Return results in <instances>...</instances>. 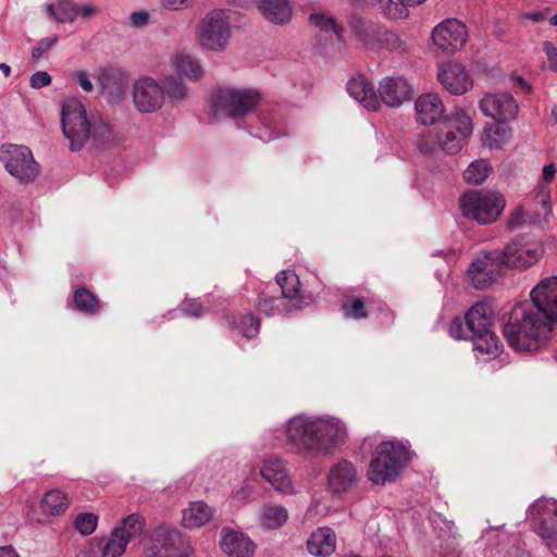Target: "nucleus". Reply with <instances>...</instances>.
I'll return each mask as SVG.
<instances>
[{"instance_id":"42","label":"nucleus","mask_w":557,"mask_h":557,"mask_svg":"<svg viewBox=\"0 0 557 557\" xmlns=\"http://www.w3.org/2000/svg\"><path fill=\"white\" fill-rule=\"evenodd\" d=\"M448 122L456 128L455 132L466 137H469L473 131L472 119L463 109L456 108L448 117Z\"/></svg>"},{"instance_id":"60","label":"nucleus","mask_w":557,"mask_h":557,"mask_svg":"<svg viewBox=\"0 0 557 557\" xmlns=\"http://www.w3.org/2000/svg\"><path fill=\"white\" fill-rule=\"evenodd\" d=\"M228 2L242 8H248L253 4L258 5V0H228Z\"/></svg>"},{"instance_id":"19","label":"nucleus","mask_w":557,"mask_h":557,"mask_svg":"<svg viewBox=\"0 0 557 557\" xmlns=\"http://www.w3.org/2000/svg\"><path fill=\"white\" fill-rule=\"evenodd\" d=\"M531 300L557 323V276L541 280L530 293Z\"/></svg>"},{"instance_id":"63","label":"nucleus","mask_w":557,"mask_h":557,"mask_svg":"<svg viewBox=\"0 0 557 557\" xmlns=\"http://www.w3.org/2000/svg\"><path fill=\"white\" fill-rule=\"evenodd\" d=\"M0 70L2 71L5 77H8L11 74V67L5 63H0Z\"/></svg>"},{"instance_id":"13","label":"nucleus","mask_w":557,"mask_h":557,"mask_svg":"<svg viewBox=\"0 0 557 557\" xmlns=\"http://www.w3.org/2000/svg\"><path fill=\"white\" fill-rule=\"evenodd\" d=\"M133 102L140 113L158 112L165 102V89L151 76H141L133 85Z\"/></svg>"},{"instance_id":"25","label":"nucleus","mask_w":557,"mask_h":557,"mask_svg":"<svg viewBox=\"0 0 557 557\" xmlns=\"http://www.w3.org/2000/svg\"><path fill=\"white\" fill-rule=\"evenodd\" d=\"M444 104L436 94L421 95L416 101V113L419 123L433 125L444 114Z\"/></svg>"},{"instance_id":"53","label":"nucleus","mask_w":557,"mask_h":557,"mask_svg":"<svg viewBox=\"0 0 557 557\" xmlns=\"http://www.w3.org/2000/svg\"><path fill=\"white\" fill-rule=\"evenodd\" d=\"M51 83V76L45 71H38L30 76L29 84L33 88H42Z\"/></svg>"},{"instance_id":"44","label":"nucleus","mask_w":557,"mask_h":557,"mask_svg":"<svg viewBox=\"0 0 557 557\" xmlns=\"http://www.w3.org/2000/svg\"><path fill=\"white\" fill-rule=\"evenodd\" d=\"M111 76L106 74L101 77L102 94L109 98L110 101H119L125 92V86L122 79L114 82L113 86H109Z\"/></svg>"},{"instance_id":"24","label":"nucleus","mask_w":557,"mask_h":557,"mask_svg":"<svg viewBox=\"0 0 557 557\" xmlns=\"http://www.w3.org/2000/svg\"><path fill=\"white\" fill-rule=\"evenodd\" d=\"M221 534V548L228 556L250 557L253 554L255 545L244 533L223 529Z\"/></svg>"},{"instance_id":"3","label":"nucleus","mask_w":557,"mask_h":557,"mask_svg":"<svg viewBox=\"0 0 557 557\" xmlns=\"http://www.w3.org/2000/svg\"><path fill=\"white\" fill-rule=\"evenodd\" d=\"M494 315L486 302H476L465 314L453 319L448 333L455 339L473 342L476 358L484 361L498 355L502 346L493 331Z\"/></svg>"},{"instance_id":"43","label":"nucleus","mask_w":557,"mask_h":557,"mask_svg":"<svg viewBox=\"0 0 557 557\" xmlns=\"http://www.w3.org/2000/svg\"><path fill=\"white\" fill-rule=\"evenodd\" d=\"M165 96L168 95L174 104H178L187 98V87L178 79L169 77L165 79Z\"/></svg>"},{"instance_id":"11","label":"nucleus","mask_w":557,"mask_h":557,"mask_svg":"<svg viewBox=\"0 0 557 557\" xmlns=\"http://www.w3.org/2000/svg\"><path fill=\"white\" fill-rule=\"evenodd\" d=\"M0 161L7 171L21 183L32 182L39 174V164L26 146L2 145L0 147Z\"/></svg>"},{"instance_id":"28","label":"nucleus","mask_w":557,"mask_h":557,"mask_svg":"<svg viewBox=\"0 0 557 557\" xmlns=\"http://www.w3.org/2000/svg\"><path fill=\"white\" fill-rule=\"evenodd\" d=\"M257 8L265 20L283 25L292 18V7L288 0H258Z\"/></svg>"},{"instance_id":"49","label":"nucleus","mask_w":557,"mask_h":557,"mask_svg":"<svg viewBox=\"0 0 557 557\" xmlns=\"http://www.w3.org/2000/svg\"><path fill=\"white\" fill-rule=\"evenodd\" d=\"M259 326L260 321L253 314H246L242 317L237 324V329L246 338L253 337L258 333Z\"/></svg>"},{"instance_id":"62","label":"nucleus","mask_w":557,"mask_h":557,"mask_svg":"<svg viewBox=\"0 0 557 557\" xmlns=\"http://www.w3.org/2000/svg\"><path fill=\"white\" fill-rule=\"evenodd\" d=\"M524 17L533 22H542L545 20V14L542 12H530Z\"/></svg>"},{"instance_id":"29","label":"nucleus","mask_w":557,"mask_h":557,"mask_svg":"<svg viewBox=\"0 0 557 557\" xmlns=\"http://www.w3.org/2000/svg\"><path fill=\"white\" fill-rule=\"evenodd\" d=\"M307 548L314 556H330L336 548V535L331 528H319L309 537Z\"/></svg>"},{"instance_id":"39","label":"nucleus","mask_w":557,"mask_h":557,"mask_svg":"<svg viewBox=\"0 0 557 557\" xmlns=\"http://www.w3.org/2000/svg\"><path fill=\"white\" fill-rule=\"evenodd\" d=\"M74 304L79 311L96 314L100 311V301L87 288L81 287L74 294Z\"/></svg>"},{"instance_id":"55","label":"nucleus","mask_w":557,"mask_h":557,"mask_svg":"<svg viewBox=\"0 0 557 557\" xmlns=\"http://www.w3.org/2000/svg\"><path fill=\"white\" fill-rule=\"evenodd\" d=\"M129 21H131V25L133 27H144L146 25H148L149 21H150V14L143 10V11H135L133 13H131L129 15Z\"/></svg>"},{"instance_id":"31","label":"nucleus","mask_w":557,"mask_h":557,"mask_svg":"<svg viewBox=\"0 0 557 557\" xmlns=\"http://www.w3.org/2000/svg\"><path fill=\"white\" fill-rule=\"evenodd\" d=\"M182 524L187 529L205 525L213 515L212 509L203 502H193L183 510Z\"/></svg>"},{"instance_id":"7","label":"nucleus","mask_w":557,"mask_h":557,"mask_svg":"<svg viewBox=\"0 0 557 557\" xmlns=\"http://www.w3.org/2000/svg\"><path fill=\"white\" fill-rule=\"evenodd\" d=\"M287 444L297 454L318 456V417L297 414L285 426Z\"/></svg>"},{"instance_id":"50","label":"nucleus","mask_w":557,"mask_h":557,"mask_svg":"<svg viewBox=\"0 0 557 557\" xmlns=\"http://www.w3.org/2000/svg\"><path fill=\"white\" fill-rule=\"evenodd\" d=\"M343 310L345 312V317L350 319L359 320L367 318L364 302L360 298L351 300L350 304H344Z\"/></svg>"},{"instance_id":"12","label":"nucleus","mask_w":557,"mask_h":557,"mask_svg":"<svg viewBox=\"0 0 557 557\" xmlns=\"http://www.w3.org/2000/svg\"><path fill=\"white\" fill-rule=\"evenodd\" d=\"M504 269L499 250L482 251L471 261L467 275L474 288L485 289L499 277Z\"/></svg>"},{"instance_id":"20","label":"nucleus","mask_w":557,"mask_h":557,"mask_svg":"<svg viewBox=\"0 0 557 557\" xmlns=\"http://www.w3.org/2000/svg\"><path fill=\"white\" fill-rule=\"evenodd\" d=\"M359 474L355 465L342 459L334 463L327 474L329 488L333 494L342 495L357 485Z\"/></svg>"},{"instance_id":"1","label":"nucleus","mask_w":557,"mask_h":557,"mask_svg":"<svg viewBox=\"0 0 557 557\" xmlns=\"http://www.w3.org/2000/svg\"><path fill=\"white\" fill-rule=\"evenodd\" d=\"M259 99L257 90L224 87L213 92L211 104L218 119L248 116L250 134L262 141H271L285 132L282 114L276 108L261 109L249 114Z\"/></svg>"},{"instance_id":"56","label":"nucleus","mask_w":557,"mask_h":557,"mask_svg":"<svg viewBox=\"0 0 557 557\" xmlns=\"http://www.w3.org/2000/svg\"><path fill=\"white\" fill-rule=\"evenodd\" d=\"M543 50L547 55L550 70L557 72V48L552 42L544 41Z\"/></svg>"},{"instance_id":"57","label":"nucleus","mask_w":557,"mask_h":557,"mask_svg":"<svg viewBox=\"0 0 557 557\" xmlns=\"http://www.w3.org/2000/svg\"><path fill=\"white\" fill-rule=\"evenodd\" d=\"M73 81L79 85V87L86 91V92H89L92 90L94 88V85L91 83V81L89 79V76L87 75L86 72L84 71H79V72H76L74 75H73Z\"/></svg>"},{"instance_id":"6","label":"nucleus","mask_w":557,"mask_h":557,"mask_svg":"<svg viewBox=\"0 0 557 557\" xmlns=\"http://www.w3.org/2000/svg\"><path fill=\"white\" fill-rule=\"evenodd\" d=\"M505 207L504 196L494 190H470L460 198V209L463 216L482 225L495 222Z\"/></svg>"},{"instance_id":"21","label":"nucleus","mask_w":557,"mask_h":557,"mask_svg":"<svg viewBox=\"0 0 557 557\" xmlns=\"http://www.w3.org/2000/svg\"><path fill=\"white\" fill-rule=\"evenodd\" d=\"M438 82L453 95H463L472 88V81L463 66L457 63L443 64L437 72Z\"/></svg>"},{"instance_id":"51","label":"nucleus","mask_w":557,"mask_h":557,"mask_svg":"<svg viewBox=\"0 0 557 557\" xmlns=\"http://www.w3.org/2000/svg\"><path fill=\"white\" fill-rule=\"evenodd\" d=\"M180 310L184 312L186 315L190 317H201L207 312V309L197 299H188L181 304Z\"/></svg>"},{"instance_id":"41","label":"nucleus","mask_w":557,"mask_h":557,"mask_svg":"<svg viewBox=\"0 0 557 557\" xmlns=\"http://www.w3.org/2000/svg\"><path fill=\"white\" fill-rule=\"evenodd\" d=\"M379 5L382 13L391 20H404L409 15L408 5L394 0H373Z\"/></svg>"},{"instance_id":"16","label":"nucleus","mask_w":557,"mask_h":557,"mask_svg":"<svg viewBox=\"0 0 557 557\" xmlns=\"http://www.w3.org/2000/svg\"><path fill=\"white\" fill-rule=\"evenodd\" d=\"M432 40L445 53L457 52L468 40L466 25L456 18H448L433 29Z\"/></svg>"},{"instance_id":"47","label":"nucleus","mask_w":557,"mask_h":557,"mask_svg":"<svg viewBox=\"0 0 557 557\" xmlns=\"http://www.w3.org/2000/svg\"><path fill=\"white\" fill-rule=\"evenodd\" d=\"M75 528L83 535H90L95 532L98 517L94 513L83 512L75 518Z\"/></svg>"},{"instance_id":"33","label":"nucleus","mask_w":557,"mask_h":557,"mask_svg":"<svg viewBox=\"0 0 557 557\" xmlns=\"http://www.w3.org/2000/svg\"><path fill=\"white\" fill-rule=\"evenodd\" d=\"M47 12L58 23H72L79 14V7L71 0H58L47 5Z\"/></svg>"},{"instance_id":"61","label":"nucleus","mask_w":557,"mask_h":557,"mask_svg":"<svg viewBox=\"0 0 557 557\" xmlns=\"http://www.w3.org/2000/svg\"><path fill=\"white\" fill-rule=\"evenodd\" d=\"M0 557H20L18 554L10 546L0 547Z\"/></svg>"},{"instance_id":"10","label":"nucleus","mask_w":557,"mask_h":557,"mask_svg":"<svg viewBox=\"0 0 557 557\" xmlns=\"http://www.w3.org/2000/svg\"><path fill=\"white\" fill-rule=\"evenodd\" d=\"M527 515L534 524L535 533L548 548H557V502L550 498H539L529 507Z\"/></svg>"},{"instance_id":"45","label":"nucleus","mask_w":557,"mask_h":557,"mask_svg":"<svg viewBox=\"0 0 557 557\" xmlns=\"http://www.w3.org/2000/svg\"><path fill=\"white\" fill-rule=\"evenodd\" d=\"M544 216V210L542 209V213H537L536 218H532L530 216L529 212L524 211L522 208H518L516 209L509 220H508V226L510 228H518L520 227L522 224H524L525 222L528 221H532L534 223H542V222H547L548 218L546 220L543 219Z\"/></svg>"},{"instance_id":"40","label":"nucleus","mask_w":557,"mask_h":557,"mask_svg":"<svg viewBox=\"0 0 557 557\" xmlns=\"http://www.w3.org/2000/svg\"><path fill=\"white\" fill-rule=\"evenodd\" d=\"M491 168L485 160H475L463 171V178L471 184H482L488 176Z\"/></svg>"},{"instance_id":"17","label":"nucleus","mask_w":557,"mask_h":557,"mask_svg":"<svg viewBox=\"0 0 557 557\" xmlns=\"http://www.w3.org/2000/svg\"><path fill=\"white\" fill-rule=\"evenodd\" d=\"M381 101L391 108H399L413 97V89L406 78L398 75L384 77L377 88Z\"/></svg>"},{"instance_id":"23","label":"nucleus","mask_w":557,"mask_h":557,"mask_svg":"<svg viewBox=\"0 0 557 557\" xmlns=\"http://www.w3.org/2000/svg\"><path fill=\"white\" fill-rule=\"evenodd\" d=\"M276 284L280 286L282 292V296L276 297V302H286V311H294L302 308L305 301L299 296V277L293 270L281 271L276 275Z\"/></svg>"},{"instance_id":"38","label":"nucleus","mask_w":557,"mask_h":557,"mask_svg":"<svg viewBox=\"0 0 557 557\" xmlns=\"http://www.w3.org/2000/svg\"><path fill=\"white\" fill-rule=\"evenodd\" d=\"M145 527V519L138 513H132L123 519L122 524L114 530L123 535L127 543L139 536Z\"/></svg>"},{"instance_id":"58","label":"nucleus","mask_w":557,"mask_h":557,"mask_svg":"<svg viewBox=\"0 0 557 557\" xmlns=\"http://www.w3.org/2000/svg\"><path fill=\"white\" fill-rule=\"evenodd\" d=\"M252 488L248 485L242 486L239 490L235 491L233 497L239 502H246L252 496Z\"/></svg>"},{"instance_id":"34","label":"nucleus","mask_w":557,"mask_h":557,"mask_svg":"<svg viewBox=\"0 0 557 557\" xmlns=\"http://www.w3.org/2000/svg\"><path fill=\"white\" fill-rule=\"evenodd\" d=\"M309 23L324 34L336 35L339 41L343 40V27L327 12L314 10L308 17Z\"/></svg>"},{"instance_id":"8","label":"nucleus","mask_w":557,"mask_h":557,"mask_svg":"<svg viewBox=\"0 0 557 557\" xmlns=\"http://www.w3.org/2000/svg\"><path fill=\"white\" fill-rule=\"evenodd\" d=\"M499 251L505 268L527 270L539 262L545 250L539 239L517 236Z\"/></svg>"},{"instance_id":"2","label":"nucleus","mask_w":557,"mask_h":557,"mask_svg":"<svg viewBox=\"0 0 557 557\" xmlns=\"http://www.w3.org/2000/svg\"><path fill=\"white\" fill-rule=\"evenodd\" d=\"M554 324L549 315L531 300L513 307L503 334L513 350L531 352L548 342Z\"/></svg>"},{"instance_id":"59","label":"nucleus","mask_w":557,"mask_h":557,"mask_svg":"<svg viewBox=\"0 0 557 557\" xmlns=\"http://www.w3.org/2000/svg\"><path fill=\"white\" fill-rule=\"evenodd\" d=\"M97 12V9L94 4L91 3H86L82 7H79V14L83 16V17H90L92 16L95 13Z\"/></svg>"},{"instance_id":"46","label":"nucleus","mask_w":557,"mask_h":557,"mask_svg":"<svg viewBox=\"0 0 557 557\" xmlns=\"http://www.w3.org/2000/svg\"><path fill=\"white\" fill-rule=\"evenodd\" d=\"M404 44L399 36L393 32L381 28L377 49L385 48L389 51H404Z\"/></svg>"},{"instance_id":"37","label":"nucleus","mask_w":557,"mask_h":557,"mask_svg":"<svg viewBox=\"0 0 557 557\" xmlns=\"http://www.w3.org/2000/svg\"><path fill=\"white\" fill-rule=\"evenodd\" d=\"M127 545L123 535L113 530L109 537L99 542L101 557H119L125 552Z\"/></svg>"},{"instance_id":"27","label":"nucleus","mask_w":557,"mask_h":557,"mask_svg":"<svg viewBox=\"0 0 557 557\" xmlns=\"http://www.w3.org/2000/svg\"><path fill=\"white\" fill-rule=\"evenodd\" d=\"M351 34L355 39L366 49L376 50L379 42V34L381 27L372 24L371 22L361 18L352 17L350 21Z\"/></svg>"},{"instance_id":"30","label":"nucleus","mask_w":557,"mask_h":557,"mask_svg":"<svg viewBox=\"0 0 557 557\" xmlns=\"http://www.w3.org/2000/svg\"><path fill=\"white\" fill-rule=\"evenodd\" d=\"M556 175V166L554 163L546 164L543 168L542 173V182L534 190V198L536 205H540L544 210L543 219L546 220L552 215V207L549 203L550 199V188L549 183L555 178Z\"/></svg>"},{"instance_id":"5","label":"nucleus","mask_w":557,"mask_h":557,"mask_svg":"<svg viewBox=\"0 0 557 557\" xmlns=\"http://www.w3.org/2000/svg\"><path fill=\"white\" fill-rule=\"evenodd\" d=\"M409 460V451L399 442H383L373 454L368 472L369 480L374 484L394 481Z\"/></svg>"},{"instance_id":"35","label":"nucleus","mask_w":557,"mask_h":557,"mask_svg":"<svg viewBox=\"0 0 557 557\" xmlns=\"http://www.w3.org/2000/svg\"><path fill=\"white\" fill-rule=\"evenodd\" d=\"M69 506L67 496L60 490L47 492L40 503L41 511L48 516L62 515Z\"/></svg>"},{"instance_id":"22","label":"nucleus","mask_w":557,"mask_h":557,"mask_svg":"<svg viewBox=\"0 0 557 557\" xmlns=\"http://www.w3.org/2000/svg\"><path fill=\"white\" fill-rule=\"evenodd\" d=\"M260 474L275 491L283 494H293L294 486L288 475L285 462L277 457H270L263 461Z\"/></svg>"},{"instance_id":"36","label":"nucleus","mask_w":557,"mask_h":557,"mask_svg":"<svg viewBox=\"0 0 557 557\" xmlns=\"http://www.w3.org/2000/svg\"><path fill=\"white\" fill-rule=\"evenodd\" d=\"M287 518V510L280 505H265L260 512V522L267 529L281 528Z\"/></svg>"},{"instance_id":"26","label":"nucleus","mask_w":557,"mask_h":557,"mask_svg":"<svg viewBox=\"0 0 557 557\" xmlns=\"http://www.w3.org/2000/svg\"><path fill=\"white\" fill-rule=\"evenodd\" d=\"M348 94L368 110L380 109V100L367 79L362 76L354 77L347 83Z\"/></svg>"},{"instance_id":"54","label":"nucleus","mask_w":557,"mask_h":557,"mask_svg":"<svg viewBox=\"0 0 557 557\" xmlns=\"http://www.w3.org/2000/svg\"><path fill=\"white\" fill-rule=\"evenodd\" d=\"M160 4L163 9L177 11L191 8L194 0H160Z\"/></svg>"},{"instance_id":"64","label":"nucleus","mask_w":557,"mask_h":557,"mask_svg":"<svg viewBox=\"0 0 557 557\" xmlns=\"http://www.w3.org/2000/svg\"><path fill=\"white\" fill-rule=\"evenodd\" d=\"M517 82L520 84V86H521L523 89H525V90H530V89H531V87H530L529 83H528L525 79H523L522 77H518V78H517Z\"/></svg>"},{"instance_id":"48","label":"nucleus","mask_w":557,"mask_h":557,"mask_svg":"<svg viewBox=\"0 0 557 557\" xmlns=\"http://www.w3.org/2000/svg\"><path fill=\"white\" fill-rule=\"evenodd\" d=\"M287 304L276 302V297L262 296L259 301V309L267 315L289 313L286 311Z\"/></svg>"},{"instance_id":"15","label":"nucleus","mask_w":557,"mask_h":557,"mask_svg":"<svg viewBox=\"0 0 557 557\" xmlns=\"http://www.w3.org/2000/svg\"><path fill=\"white\" fill-rule=\"evenodd\" d=\"M481 112L499 123H507L516 119L519 106L508 91L488 92L479 102Z\"/></svg>"},{"instance_id":"52","label":"nucleus","mask_w":557,"mask_h":557,"mask_svg":"<svg viewBox=\"0 0 557 557\" xmlns=\"http://www.w3.org/2000/svg\"><path fill=\"white\" fill-rule=\"evenodd\" d=\"M58 41L57 37L44 38L39 40L32 50V57L34 59L41 58L47 51H49Z\"/></svg>"},{"instance_id":"32","label":"nucleus","mask_w":557,"mask_h":557,"mask_svg":"<svg viewBox=\"0 0 557 557\" xmlns=\"http://www.w3.org/2000/svg\"><path fill=\"white\" fill-rule=\"evenodd\" d=\"M171 64L178 76L185 77L189 81H198L205 73L200 62L187 53L175 54L171 60Z\"/></svg>"},{"instance_id":"9","label":"nucleus","mask_w":557,"mask_h":557,"mask_svg":"<svg viewBox=\"0 0 557 557\" xmlns=\"http://www.w3.org/2000/svg\"><path fill=\"white\" fill-rule=\"evenodd\" d=\"M231 37V24L224 10H213L206 14L198 26V41L210 51H222Z\"/></svg>"},{"instance_id":"18","label":"nucleus","mask_w":557,"mask_h":557,"mask_svg":"<svg viewBox=\"0 0 557 557\" xmlns=\"http://www.w3.org/2000/svg\"><path fill=\"white\" fill-rule=\"evenodd\" d=\"M466 136L453 129H447L441 134H428L419 143V149L425 153H435L437 149L447 154L459 152L465 144Z\"/></svg>"},{"instance_id":"14","label":"nucleus","mask_w":557,"mask_h":557,"mask_svg":"<svg viewBox=\"0 0 557 557\" xmlns=\"http://www.w3.org/2000/svg\"><path fill=\"white\" fill-rule=\"evenodd\" d=\"M347 440L346 424L338 418L318 417V456L333 455Z\"/></svg>"},{"instance_id":"4","label":"nucleus","mask_w":557,"mask_h":557,"mask_svg":"<svg viewBox=\"0 0 557 557\" xmlns=\"http://www.w3.org/2000/svg\"><path fill=\"white\" fill-rule=\"evenodd\" d=\"M61 124L64 137L73 151L79 150L86 143L95 146L107 143L111 128L102 119L88 116L85 106L77 99L64 101L61 110Z\"/></svg>"}]
</instances>
